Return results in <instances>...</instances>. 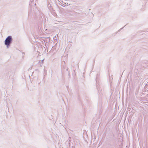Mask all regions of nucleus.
<instances>
[{"mask_svg": "<svg viewBox=\"0 0 148 148\" xmlns=\"http://www.w3.org/2000/svg\"><path fill=\"white\" fill-rule=\"evenodd\" d=\"M12 40V38L11 36H8L6 39L5 41V43L7 46L8 47V46L10 45Z\"/></svg>", "mask_w": 148, "mask_h": 148, "instance_id": "obj_1", "label": "nucleus"}]
</instances>
